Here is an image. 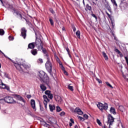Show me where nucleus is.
<instances>
[{
    "label": "nucleus",
    "instance_id": "bb28decb",
    "mask_svg": "<svg viewBox=\"0 0 128 128\" xmlns=\"http://www.w3.org/2000/svg\"><path fill=\"white\" fill-rule=\"evenodd\" d=\"M106 84L110 88H114V87L108 82H106Z\"/></svg>",
    "mask_w": 128,
    "mask_h": 128
},
{
    "label": "nucleus",
    "instance_id": "37998d69",
    "mask_svg": "<svg viewBox=\"0 0 128 128\" xmlns=\"http://www.w3.org/2000/svg\"><path fill=\"white\" fill-rule=\"evenodd\" d=\"M8 38H9L10 40H14V37H12V36H10Z\"/></svg>",
    "mask_w": 128,
    "mask_h": 128
},
{
    "label": "nucleus",
    "instance_id": "f704fd0d",
    "mask_svg": "<svg viewBox=\"0 0 128 128\" xmlns=\"http://www.w3.org/2000/svg\"><path fill=\"white\" fill-rule=\"evenodd\" d=\"M45 94H47V96L49 95L50 94V90H46L44 92Z\"/></svg>",
    "mask_w": 128,
    "mask_h": 128
},
{
    "label": "nucleus",
    "instance_id": "1a4fd4ad",
    "mask_svg": "<svg viewBox=\"0 0 128 128\" xmlns=\"http://www.w3.org/2000/svg\"><path fill=\"white\" fill-rule=\"evenodd\" d=\"M38 76L40 78V80H44V73L42 72H41L38 73Z\"/></svg>",
    "mask_w": 128,
    "mask_h": 128
},
{
    "label": "nucleus",
    "instance_id": "09e8293b",
    "mask_svg": "<svg viewBox=\"0 0 128 128\" xmlns=\"http://www.w3.org/2000/svg\"><path fill=\"white\" fill-rule=\"evenodd\" d=\"M72 28L74 32H76V27L73 26Z\"/></svg>",
    "mask_w": 128,
    "mask_h": 128
},
{
    "label": "nucleus",
    "instance_id": "c85d7f7f",
    "mask_svg": "<svg viewBox=\"0 0 128 128\" xmlns=\"http://www.w3.org/2000/svg\"><path fill=\"white\" fill-rule=\"evenodd\" d=\"M68 88L69 90H72H72H74V87L72 86H70L68 85Z\"/></svg>",
    "mask_w": 128,
    "mask_h": 128
},
{
    "label": "nucleus",
    "instance_id": "7ed1b4c3",
    "mask_svg": "<svg viewBox=\"0 0 128 128\" xmlns=\"http://www.w3.org/2000/svg\"><path fill=\"white\" fill-rule=\"evenodd\" d=\"M52 62L48 60L46 64V68L50 74L52 72Z\"/></svg>",
    "mask_w": 128,
    "mask_h": 128
},
{
    "label": "nucleus",
    "instance_id": "b1692460",
    "mask_svg": "<svg viewBox=\"0 0 128 128\" xmlns=\"http://www.w3.org/2000/svg\"><path fill=\"white\" fill-rule=\"evenodd\" d=\"M85 10H92V6H89L88 4H86Z\"/></svg>",
    "mask_w": 128,
    "mask_h": 128
},
{
    "label": "nucleus",
    "instance_id": "2eb2a0df",
    "mask_svg": "<svg viewBox=\"0 0 128 128\" xmlns=\"http://www.w3.org/2000/svg\"><path fill=\"white\" fill-rule=\"evenodd\" d=\"M22 66L24 68H26V70H28L30 68V64H22Z\"/></svg>",
    "mask_w": 128,
    "mask_h": 128
},
{
    "label": "nucleus",
    "instance_id": "c03bdc74",
    "mask_svg": "<svg viewBox=\"0 0 128 128\" xmlns=\"http://www.w3.org/2000/svg\"><path fill=\"white\" fill-rule=\"evenodd\" d=\"M64 112H62L61 113H60V116H64Z\"/></svg>",
    "mask_w": 128,
    "mask_h": 128
},
{
    "label": "nucleus",
    "instance_id": "5fc2aeb1",
    "mask_svg": "<svg viewBox=\"0 0 128 128\" xmlns=\"http://www.w3.org/2000/svg\"><path fill=\"white\" fill-rule=\"evenodd\" d=\"M62 66V70H64V66H62V65H61Z\"/></svg>",
    "mask_w": 128,
    "mask_h": 128
},
{
    "label": "nucleus",
    "instance_id": "864d4df0",
    "mask_svg": "<svg viewBox=\"0 0 128 128\" xmlns=\"http://www.w3.org/2000/svg\"><path fill=\"white\" fill-rule=\"evenodd\" d=\"M39 62H41V63H42L43 62H42V59H39Z\"/></svg>",
    "mask_w": 128,
    "mask_h": 128
},
{
    "label": "nucleus",
    "instance_id": "f257e3e1",
    "mask_svg": "<svg viewBox=\"0 0 128 128\" xmlns=\"http://www.w3.org/2000/svg\"><path fill=\"white\" fill-rule=\"evenodd\" d=\"M8 102V104H14V102H16V101L10 96H6L4 100L2 99L0 100V102Z\"/></svg>",
    "mask_w": 128,
    "mask_h": 128
},
{
    "label": "nucleus",
    "instance_id": "a18cd8bd",
    "mask_svg": "<svg viewBox=\"0 0 128 128\" xmlns=\"http://www.w3.org/2000/svg\"><path fill=\"white\" fill-rule=\"evenodd\" d=\"M124 58H125V60H126V64H127L128 65V57L125 56V57H124Z\"/></svg>",
    "mask_w": 128,
    "mask_h": 128
},
{
    "label": "nucleus",
    "instance_id": "9d476101",
    "mask_svg": "<svg viewBox=\"0 0 128 128\" xmlns=\"http://www.w3.org/2000/svg\"><path fill=\"white\" fill-rule=\"evenodd\" d=\"M56 100L58 102V104H62V97L60 96H55Z\"/></svg>",
    "mask_w": 128,
    "mask_h": 128
},
{
    "label": "nucleus",
    "instance_id": "39448f33",
    "mask_svg": "<svg viewBox=\"0 0 128 128\" xmlns=\"http://www.w3.org/2000/svg\"><path fill=\"white\" fill-rule=\"evenodd\" d=\"M14 98L16 100H20V102H26L24 99L20 95L15 94Z\"/></svg>",
    "mask_w": 128,
    "mask_h": 128
},
{
    "label": "nucleus",
    "instance_id": "f3484780",
    "mask_svg": "<svg viewBox=\"0 0 128 128\" xmlns=\"http://www.w3.org/2000/svg\"><path fill=\"white\" fill-rule=\"evenodd\" d=\"M102 54L104 58V59L106 60H108V55H106V54L104 52H102Z\"/></svg>",
    "mask_w": 128,
    "mask_h": 128
},
{
    "label": "nucleus",
    "instance_id": "4be33fe9",
    "mask_svg": "<svg viewBox=\"0 0 128 128\" xmlns=\"http://www.w3.org/2000/svg\"><path fill=\"white\" fill-rule=\"evenodd\" d=\"M40 87L41 90L43 91H44V90H46V87L44 84H41L40 86Z\"/></svg>",
    "mask_w": 128,
    "mask_h": 128
},
{
    "label": "nucleus",
    "instance_id": "603ef678",
    "mask_svg": "<svg viewBox=\"0 0 128 128\" xmlns=\"http://www.w3.org/2000/svg\"><path fill=\"white\" fill-rule=\"evenodd\" d=\"M70 122L72 124H74V120L72 119H70Z\"/></svg>",
    "mask_w": 128,
    "mask_h": 128
},
{
    "label": "nucleus",
    "instance_id": "ddd939ff",
    "mask_svg": "<svg viewBox=\"0 0 128 128\" xmlns=\"http://www.w3.org/2000/svg\"><path fill=\"white\" fill-rule=\"evenodd\" d=\"M0 76H4L5 78H8V74L6 72H2V70H0Z\"/></svg>",
    "mask_w": 128,
    "mask_h": 128
},
{
    "label": "nucleus",
    "instance_id": "4d7b16f0",
    "mask_svg": "<svg viewBox=\"0 0 128 128\" xmlns=\"http://www.w3.org/2000/svg\"><path fill=\"white\" fill-rule=\"evenodd\" d=\"M72 126V124L71 122H70V126Z\"/></svg>",
    "mask_w": 128,
    "mask_h": 128
},
{
    "label": "nucleus",
    "instance_id": "0e129e2a",
    "mask_svg": "<svg viewBox=\"0 0 128 128\" xmlns=\"http://www.w3.org/2000/svg\"><path fill=\"white\" fill-rule=\"evenodd\" d=\"M124 76V78H126V76Z\"/></svg>",
    "mask_w": 128,
    "mask_h": 128
},
{
    "label": "nucleus",
    "instance_id": "f03ea898",
    "mask_svg": "<svg viewBox=\"0 0 128 128\" xmlns=\"http://www.w3.org/2000/svg\"><path fill=\"white\" fill-rule=\"evenodd\" d=\"M97 106L100 110H106L108 108V104L106 103L102 104V103L99 102L97 104Z\"/></svg>",
    "mask_w": 128,
    "mask_h": 128
},
{
    "label": "nucleus",
    "instance_id": "423d86ee",
    "mask_svg": "<svg viewBox=\"0 0 128 128\" xmlns=\"http://www.w3.org/2000/svg\"><path fill=\"white\" fill-rule=\"evenodd\" d=\"M114 122V117L112 116L111 115H109L108 116V122L110 124V126H112V122Z\"/></svg>",
    "mask_w": 128,
    "mask_h": 128
},
{
    "label": "nucleus",
    "instance_id": "20e7f679",
    "mask_svg": "<svg viewBox=\"0 0 128 128\" xmlns=\"http://www.w3.org/2000/svg\"><path fill=\"white\" fill-rule=\"evenodd\" d=\"M43 98H44V106L46 108V106H48V102H50V99L48 98V96L46 95L43 96Z\"/></svg>",
    "mask_w": 128,
    "mask_h": 128
},
{
    "label": "nucleus",
    "instance_id": "6e6d98bb",
    "mask_svg": "<svg viewBox=\"0 0 128 128\" xmlns=\"http://www.w3.org/2000/svg\"><path fill=\"white\" fill-rule=\"evenodd\" d=\"M64 74H66V76H68V72L66 70H64Z\"/></svg>",
    "mask_w": 128,
    "mask_h": 128
},
{
    "label": "nucleus",
    "instance_id": "c756f323",
    "mask_svg": "<svg viewBox=\"0 0 128 128\" xmlns=\"http://www.w3.org/2000/svg\"><path fill=\"white\" fill-rule=\"evenodd\" d=\"M78 120H82V122H84V119L82 117L80 116H78Z\"/></svg>",
    "mask_w": 128,
    "mask_h": 128
},
{
    "label": "nucleus",
    "instance_id": "79ce46f5",
    "mask_svg": "<svg viewBox=\"0 0 128 128\" xmlns=\"http://www.w3.org/2000/svg\"><path fill=\"white\" fill-rule=\"evenodd\" d=\"M50 12H52V14H54V10L50 8Z\"/></svg>",
    "mask_w": 128,
    "mask_h": 128
},
{
    "label": "nucleus",
    "instance_id": "a878e982",
    "mask_svg": "<svg viewBox=\"0 0 128 128\" xmlns=\"http://www.w3.org/2000/svg\"><path fill=\"white\" fill-rule=\"evenodd\" d=\"M4 30L2 29H0V36H4Z\"/></svg>",
    "mask_w": 128,
    "mask_h": 128
},
{
    "label": "nucleus",
    "instance_id": "052dcab7",
    "mask_svg": "<svg viewBox=\"0 0 128 128\" xmlns=\"http://www.w3.org/2000/svg\"><path fill=\"white\" fill-rule=\"evenodd\" d=\"M66 50L68 52V50H68V48H66Z\"/></svg>",
    "mask_w": 128,
    "mask_h": 128
},
{
    "label": "nucleus",
    "instance_id": "9b49d317",
    "mask_svg": "<svg viewBox=\"0 0 128 128\" xmlns=\"http://www.w3.org/2000/svg\"><path fill=\"white\" fill-rule=\"evenodd\" d=\"M75 112L78 113V114L82 115V114H84V112H82V110L78 108H76L75 109Z\"/></svg>",
    "mask_w": 128,
    "mask_h": 128
},
{
    "label": "nucleus",
    "instance_id": "412c9836",
    "mask_svg": "<svg viewBox=\"0 0 128 128\" xmlns=\"http://www.w3.org/2000/svg\"><path fill=\"white\" fill-rule=\"evenodd\" d=\"M76 36L78 38H80V30L76 31Z\"/></svg>",
    "mask_w": 128,
    "mask_h": 128
},
{
    "label": "nucleus",
    "instance_id": "338daca9",
    "mask_svg": "<svg viewBox=\"0 0 128 128\" xmlns=\"http://www.w3.org/2000/svg\"><path fill=\"white\" fill-rule=\"evenodd\" d=\"M112 26H114V24H112Z\"/></svg>",
    "mask_w": 128,
    "mask_h": 128
},
{
    "label": "nucleus",
    "instance_id": "ea45409f",
    "mask_svg": "<svg viewBox=\"0 0 128 128\" xmlns=\"http://www.w3.org/2000/svg\"><path fill=\"white\" fill-rule=\"evenodd\" d=\"M96 80L99 84H102V80H100L98 78H96Z\"/></svg>",
    "mask_w": 128,
    "mask_h": 128
},
{
    "label": "nucleus",
    "instance_id": "13d9d810",
    "mask_svg": "<svg viewBox=\"0 0 128 128\" xmlns=\"http://www.w3.org/2000/svg\"><path fill=\"white\" fill-rule=\"evenodd\" d=\"M0 1L1 2L2 6H4V2H2V0H0Z\"/></svg>",
    "mask_w": 128,
    "mask_h": 128
},
{
    "label": "nucleus",
    "instance_id": "393cba45",
    "mask_svg": "<svg viewBox=\"0 0 128 128\" xmlns=\"http://www.w3.org/2000/svg\"><path fill=\"white\" fill-rule=\"evenodd\" d=\"M111 2L113 4L114 6H118V4H116V0H110Z\"/></svg>",
    "mask_w": 128,
    "mask_h": 128
},
{
    "label": "nucleus",
    "instance_id": "3c124183",
    "mask_svg": "<svg viewBox=\"0 0 128 128\" xmlns=\"http://www.w3.org/2000/svg\"><path fill=\"white\" fill-rule=\"evenodd\" d=\"M0 52H1L2 54H4V56H5V58H6V54H4V52H2V50H0Z\"/></svg>",
    "mask_w": 128,
    "mask_h": 128
},
{
    "label": "nucleus",
    "instance_id": "aec40b11",
    "mask_svg": "<svg viewBox=\"0 0 128 128\" xmlns=\"http://www.w3.org/2000/svg\"><path fill=\"white\" fill-rule=\"evenodd\" d=\"M118 108H119V110H120V111L122 112H124L126 110L124 109V108L122 106H119Z\"/></svg>",
    "mask_w": 128,
    "mask_h": 128
},
{
    "label": "nucleus",
    "instance_id": "7c9ffc66",
    "mask_svg": "<svg viewBox=\"0 0 128 128\" xmlns=\"http://www.w3.org/2000/svg\"><path fill=\"white\" fill-rule=\"evenodd\" d=\"M49 21L51 26H54V20H52V18H49Z\"/></svg>",
    "mask_w": 128,
    "mask_h": 128
},
{
    "label": "nucleus",
    "instance_id": "473e14b6",
    "mask_svg": "<svg viewBox=\"0 0 128 128\" xmlns=\"http://www.w3.org/2000/svg\"><path fill=\"white\" fill-rule=\"evenodd\" d=\"M96 122L98 124H99V126H102V122H100V120L97 119Z\"/></svg>",
    "mask_w": 128,
    "mask_h": 128
},
{
    "label": "nucleus",
    "instance_id": "6ab92c4d",
    "mask_svg": "<svg viewBox=\"0 0 128 128\" xmlns=\"http://www.w3.org/2000/svg\"><path fill=\"white\" fill-rule=\"evenodd\" d=\"M0 88H6V84L2 83V80L0 79Z\"/></svg>",
    "mask_w": 128,
    "mask_h": 128
},
{
    "label": "nucleus",
    "instance_id": "680f3d73",
    "mask_svg": "<svg viewBox=\"0 0 128 128\" xmlns=\"http://www.w3.org/2000/svg\"><path fill=\"white\" fill-rule=\"evenodd\" d=\"M2 68V64H0V68Z\"/></svg>",
    "mask_w": 128,
    "mask_h": 128
},
{
    "label": "nucleus",
    "instance_id": "de8ad7c7",
    "mask_svg": "<svg viewBox=\"0 0 128 128\" xmlns=\"http://www.w3.org/2000/svg\"><path fill=\"white\" fill-rule=\"evenodd\" d=\"M118 54H120V58H122V56H124L122 55V54L121 52H120V53H119Z\"/></svg>",
    "mask_w": 128,
    "mask_h": 128
},
{
    "label": "nucleus",
    "instance_id": "4468645a",
    "mask_svg": "<svg viewBox=\"0 0 128 128\" xmlns=\"http://www.w3.org/2000/svg\"><path fill=\"white\" fill-rule=\"evenodd\" d=\"M110 112L111 114H116V109L114 108L111 107L110 110Z\"/></svg>",
    "mask_w": 128,
    "mask_h": 128
},
{
    "label": "nucleus",
    "instance_id": "4c0bfd02",
    "mask_svg": "<svg viewBox=\"0 0 128 128\" xmlns=\"http://www.w3.org/2000/svg\"><path fill=\"white\" fill-rule=\"evenodd\" d=\"M38 49L39 50H42L44 49V47H42V45H40V46H38Z\"/></svg>",
    "mask_w": 128,
    "mask_h": 128
},
{
    "label": "nucleus",
    "instance_id": "58836bf2",
    "mask_svg": "<svg viewBox=\"0 0 128 128\" xmlns=\"http://www.w3.org/2000/svg\"><path fill=\"white\" fill-rule=\"evenodd\" d=\"M114 52L118 54H120V52L116 48L114 50Z\"/></svg>",
    "mask_w": 128,
    "mask_h": 128
},
{
    "label": "nucleus",
    "instance_id": "f8f14e48",
    "mask_svg": "<svg viewBox=\"0 0 128 128\" xmlns=\"http://www.w3.org/2000/svg\"><path fill=\"white\" fill-rule=\"evenodd\" d=\"M40 124L42 126H46V128H50V124H46V122L44 121H41Z\"/></svg>",
    "mask_w": 128,
    "mask_h": 128
},
{
    "label": "nucleus",
    "instance_id": "dca6fc26",
    "mask_svg": "<svg viewBox=\"0 0 128 128\" xmlns=\"http://www.w3.org/2000/svg\"><path fill=\"white\" fill-rule=\"evenodd\" d=\"M28 48H34V43H30L28 45Z\"/></svg>",
    "mask_w": 128,
    "mask_h": 128
},
{
    "label": "nucleus",
    "instance_id": "a19ab883",
    "mask_svg": "<svg viewBox=\"0 0 128 128\" xmlns=\"http://www.w3.org/2000/svg\"><path fill=\"white\" fill-rule=\"evenodd\" d=\"M42 51L44 54H46V50L45 48H43V49H42Z\"/></svg>",
    "mask_w": 128,
    "mask_h": 128
},
{
    "label": "nucleus",
    "instance_id": "6e6552de",
    "mask_svg": "<svg viewBox=\"0 0 128 128\" xmlns=\"http://www.w3.org/2000/svg\"><path fill=\"white\" fill-rule=\"evenodd\" d=\"M30 104L32 108L34 110V111L36 110V101L34 100H30Z\"/></svg>",
    "mask_w": 128,
    "mask_h": 128
},
{
    "label": "nucleus",
    "instance_id": "49530a36",
    "mask_svg": "<svg viewBox=\"0 0 128 128\" xmlns=\"http://www.w3.org/2000/svg\"><path fill=\"white\" fill-rule=\"evenodd\" d=\"M92 16H93V18H96H96H97L96 16V15L94 14H92Z\"/></svg>",
    "mask_w": 128,
    "mask_h": 128
},
{
    "label": "nucleus",
    "instance_id": "0eeeda50",
    "mask_svg": "<svg viewBox=\"0 0 128 128\" xmlns=\"http://www.w3.org/2000/svg\"><path fill=\"white\" fill-rule=\"evenodd\" d=\"M21 34L24 38H26V28H22Z\"/></svg>",
    "mask_w": 128,
    "mask_h": 128
},
{
    "label": "nucleus",
    "instance_id": "e433bc0d",
    "mask_svg": "<svg viewBox=\"0 0 128 128\" xmlns=\"http://www.w3.org/2000/svg\"><path fill=\"white\" fill-rule=\"evenodd\" d=\"M6 88V90H10V87L8 86H6V85L5 84V88Z\"/></svg>",
    "mask_w": 128,
    "mask_h": 128
},
{
    "label": "nucleus",
    "instance_id": "8fccbe9b",
    "mask_svg": "<svg viewBox=\"0 0 128 128\" xmlns=\"http://www.w3.org/2000/svg\"><path fill=\"white\" fill-rule=\"evenodd\" d=\"M26 98H32V96H30V94L29 95H27Z\"/></svg>",
    "mask_w": 128,
    "mask_h": 128
},
{
    "label": "nucleus",
    "instance_id": "72a5a7b5",
    "mask_svg": "<svg viewBox=\"0 0 128 128\" xmlns=\"http://www.w3.org/2000/svg\"><path fill=\"white\" fill-rule=\"evenodd\" d=\"M14 66L17 68V70H20V65H17L16 64H15Z\"/></svg>",
    "mask_w": 128,
    "mask_h": 128
},
{
    "label": "nucleus",
    "instance_id": "e2e57ef3",
    "mask_svg": "<svg viewBox=\"0 0 128 128\" xmlns=\"http://www.w3.org/2000/svg\"><path fill=\"white\" fill-rule=\"evenodd\" d=\"M74 128H78V126H74Z\"/></svg>",
    "mask_w": 128,
    "mask_h": 128
},
{
    "label": "nucleus",
    "instance_id": "69168bd1",
    "mask_svg": "<svg viewBox=\"0 0 128 128\" xmlns=\"http://www.w3.org/2000/svg\"><path fill=\"white\" fill-rule=\"evenodd\" d=\"M88 128H90V127H88Z\"/></svg>",
    "mask_w": 128,
    "mask_h": 128
},
{
    "label": "nucleus",
    "instance_id": "5701e85b",
    "mask_svg": "<svg viewBox=\"0 0 128 128\" xmlns=\"http://www.w3.org/2000/svg\"><path fill=\"white\" fill-rule=\"evenodd\" d=\"M31 52L33 56H36L38 54L36 50H34L31 51Z\"/></svg>",
    "mask_w": 128,
    "mask_h": 128
},
{
    "label": "nucleus",
    "instance_id": "774afa93",
    "mask_svg": "<svg viewBox=\"0 0 128 128\" xmlns=\"http://www.w3.org/2000/svg\"><path fill=\"white\" fill-rule=\"evenodd\" d=\"M6 8H8V6H6Z\"/></svg>",
    "mask_w": 128,
    "mask_h": 128
},
{
    "label": "nucleus",
    "instance_id": "2f4dec72",
    "mask_svg": "<svg viewBox=\"0 0 128 128\" xmlns=\"http://www.w3.org/2000/svg\"><path fill=\"white\" fill-rule=\"evenodd\" d=\"M60 110H62V109L60 108V107L58 106H56V112H60Z\"/></svg>",
    "mask_w": 128,
    "mask_h": 128
},
{
    "label": "nucleus",
    "instance_id": "cd10ccee",
    "mask_svg": "<svg viewBox=\"0 0 128 128\" xmlns=\"http://www.w3.org/2000/svg\"><path fill=\"white\" fill-rule=\"evenodd\" d=\"M48 98H49L50 100H52V98H54V96H52V94L51 93H50L48 96Z\"/></svg>",
    "mask_w": 128,
    "mask_h": 128
},
{
    "label": "nucleus",
    "instance_id": "c9c22d12",
    "mask_svg": "<svg viewBox=\"0 0 128 128\" xmlns=\"http://www.w3.org/2000/svg\"><path fill=\"white\" fill-rule=\"evenodd\" d=\"M84 120H88V116L87 115V114H84Z\"/></svg>",
    "mask_w": 128,
    "mask_h": 128
},
{
    "label": "nucleus",
    "instance_id": "a211bd4d",
    "mask_svg": "<svg viewBox=\"0 0 128 128\" xmlns=\"http://www.w3.org/2000/svg\"><path fill=\"white\" fill-rule=\"evenodd\" d=\"M49 106L50 112H53L54 110H56V106H54L50 104Z\"/></svg>",
    "mask_w": 128,
    "mask_h": 128
},
{
    "label": "nucleus",
    "instance_id": "bf43d9fd",
    "mask_svg": "<svg viewBox=\"0 0 128 128\" xmlns=\"http://www.w3.org/2000/svg\"><path fill=\"white\" fill-rule=\"evenodd\" d=\"M62 30H65L64 27H63V28H62Z\"/></svg>",
    "mask_w": 128,
    "mask_h": 128
}]
</instances>
